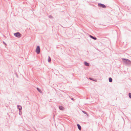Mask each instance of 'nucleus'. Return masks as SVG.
Returning a JSON list of instances; mask_svg holds the SVG:
<instances>
[{"label": "nucleus", "instance_id": "nucleus-1", "mask_svg": "<svg viewBox=\"0 0 131 131\" xmlns=\"http://www.w3.org/2000/svg\"><path fill=\"white\" fill-rule=\"evenodd\" d=\"M40 50V49L39 47V46H37L36 50V51L37 53L38 54H39Z\"/></svg>", "mask_w": 131, "mask_h": 131}, {"label": "nucleus", "instance_id": "nucleus-2", "mask_svg": "<svg viewBox=\"0 0 131 131\" xmlns=\"http://www.w3.org/2000/svg\"><path fill=\"white\" fill-rule=\"evenodd\" d=\"M14 36L17 37H20L21 36V35L19 32L14 34Z\"/></svg>", "mask_w": 131, "mask_h": 131}, {"label": "nucleus", "instance_id": "nucleus-3", "mask_svg": "<svg viewBox=\"0 0 131 131\" xmlns=\"http://www.w3.org/2000/svg\"><path fill=\"white\" fill-rule=\"evenodd\" d=\"M98 6L101 7H102L104 8L106 7V6L105 5L101 4H98Z\"/></svg>", "mask_w": 131, "mask_h": 131}, {"label": "nucleus", "instance_id": "nucleus-4", "mask_svg": "<svg viewBox=\"0 0 131 131\" xmlns=\"http://www.w3.org/2000/svg\"><path fill=\"white\" fill-rule=\"evenodd\" d=\"M122 60L124 62H125V61H127L129 62H130V61L128 59H123Z\"/></svg>", "mask_w": 131, "mask_h": 131}, {"label": "nucleus", "instance_id": "nucleus-5", "mask_svg": "<svg viewBox=\"0 0 131 131\" xmlns=\"http://www.w3.org/2000/svg\"><path fill=\"white\" fill-rule=\"evenodd\" d=\"M77 125L78 126V129L80 130L81 129V126L79 124H77Z\"/></svg>", "mask_w": 131, "mask_h": 131}, {"label": "nucleus", "instance_id": "nucleus-6", "mask_svg": "<svg viewBox=\"0 0 131 131\" xmlns=\"http://www.w3.org/2000/svg\"><path fill=\"white\" fill-rule=\"evenodd\" d=\"M59 108L60 110H63L64 108V107L62 106H60L59 107Z\"/></svg>", "mask_w": 131, "mask_h": 131}, {"label": "nucleus", "instance_id": "nucleus-7", "mask_svg": "<svg viewBox=\"0 0 131 131\" xmlns=\"http://www.w3.org/2000/svg\"><path fill=\"white\" fill-rule=\"evenodd\" d=\"M90 37L94 39V40H96L97 39V38H96V37H93L92 36H91V35H90Z\"/></svg>", "mask_w": 131, "mask_h": 131}, {"label": "nucleus", "instance_id": "nucleus-8", "mask_svg": "<svg viewBox=\"0 0 131 131\" xmlns=\"http://www.w3.org/2000/svg\"><path fill=\"white\" fill-rule=\"evenodd\" d=\"M18 108L20 110H21L22 109V107L18 105L17 106Z\"/></svg>", "mask_w": 131, "mask_h": 131}, {"label": "nucleus", "instance_id": "nucleus-9", "mask_svg": "<svg viewBox=\"0 0 131 131\" xmlns=\"http://www.w3.org/2000/svg\"><path fill=\"white\" fill-rule=\"evenodd\" d=\"M84 64L85 66H89V64L87 62H85Z\"/></svg>", "mask_w": 131, "mask_h": 131}, {"label": "nucleus", "instance_id": "nucleus-10", "mask_svg": "<svg viewBox=\"0 0 131 131\" xmlns=\"http://www.w3.org/2000/svg\"><path fill=\"white\" fill-rule=\"evenodd\" d=\"M37 90H38V91L40 93H42V91H41V90H40L39 88H37Z\"/></svg>", "mask_w": 131, "mask_h": 131}, {"label": "nucleus", "instance_id": "nucleus-11", "mask_svg": "<svg viewBox=\"0 0 131 131\" xmlns=\"http://www.w3.org/2000/svg\"><path fill=\"white\" fill-rule=\"evenodd\" d=\"M109 81L110 82H112V78H109Z\"/></svg>", "mask_w": 131, "mask_h": 131}, {"label": "nucleus", "instance_id": "nucleus-12", "mask_svg": "<svg viewBox=\"0 0 131 131\" xmlns=\"http://www.w3.org/2000/svg\"><path fill=\"white\" fill-rule=\"evenodd\" d=\"M48 61L49 62H50L51 61V59L50 58V57H48Z\"/></svg>", "mask_w": 131, "mask_h": 131}, {"label": "nucleus", "instance_id": "nucleus-13", "mask_svg": "<svg viewBox=\"0 0 131 131\" xmlns=\"http://www.w3.org/2000/svg\"><path fill=\"white\" fill-rule=\"evenodd\" d=\"M129 96L130 98H131V93H129Z\"/></svg>", "mask_w": 131, "mask_h": 131}, {"label": "nucleus", "instance_id": "nucleus-14", "mask_svg": "<svg viewBox=\"0 0 131 131\" xmlns=\"http://www.w3.org/2000/svg\"><path fill=\"white\" fill-rule=\"evenodd\" d=\"M90 79L91 80V78H90Z\"/></svg>", "mask_w": 131, "mask_h": 131}, {"label": "nucleus", "instance_id": "nucleus-15", "mask_svg": "<svg viewBox=\"0 0 131 131\" xmlns=\"http://www.w3.org/2000/svg\"><path fill=\"white\" fill-rule=\"evenodd\" d=\"M72 100H73V99H72Z\"/></svg>", "mask_w": 131, "mask_h": 131}]
</instances>
